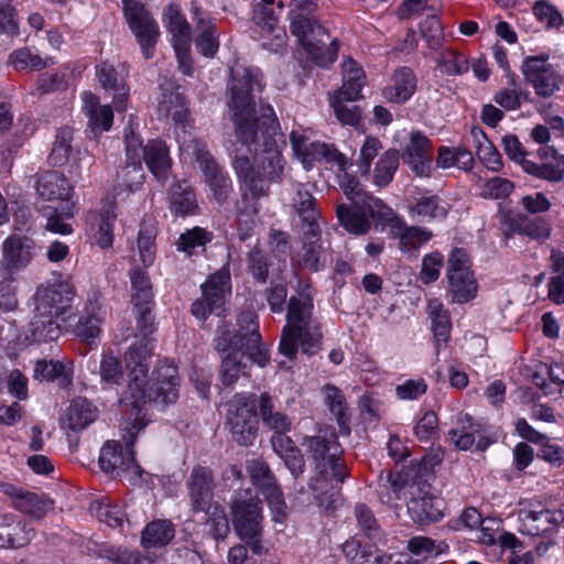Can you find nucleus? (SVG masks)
<instances>
[{"instance_id":"nucleus-1","label":"nucleus","mask_w":564,"mask_h":564,"mask_svg":"<svg viewBox=\"0 0 564 564\" xmlns=\"http://www.w3.org/2000/svg\"><path fill=\"white\" fill-rule=\"evenodd\" d=\"M229 109L236 138L253 153V163L247 155H236L232 167L240 183L253 196L268 191V183L278 181L284 169L279 123L270 104L256 108L254 93L262 90V75L258 68L231 69Z\"/></svg>"},{"instance_id":"nucleus-2","label":"nucleus","mask_w":564,"mask_h":564,"mask_svg":"<svg viewBox=\"0 0 564 564\" xmlns=\"http://www.w3.org/2000/svg\"><path fill=\"white\" fill-rule=\"evenodd\" d=\"M152 345L148 337L133 343L124 354L128 369V384L122 392L119 403L124 412L133 416L134 422L145 423L142 411L150 402L163 410L178 399L180 378L177 368L173 364L164 362L152 373V384L145 389Z\"/></svg>"},{"instance_id":"nucleus-3","label":"nucleus","mask_w":564,"mask_h":564,"mask_svg":"<svg viewBox=\"0 0 564 564\" xmlns=\"http://www.w3.org/2000/svg\"><path fill=\"white\" fill-rule=\"evenodd\" d=\"M307 447L314 462L313 476L308 487L315 501L330 509L336 501L341 485L348 477V470L341 458V447L334 432L307 436L302 443Z\"/></svg>"},{"instance_id":"nucleus-4","label":"nucleus","mask_w":564,"mask_h":564,"mask_svg":"<svg viewBox=\"0 0 564 564\" xmlns=\"http://www.w3.org/2000/svg\"><path fill=\"white\" fill-rule=\"evenodd\" d=\"M76 289L68 280H54L37 286L34 300V315L29 332L34 341H48L58 338L61 325L73 310Z\"/></svg>"},{"instance_id":"nucleus-5","label":"nucleus","mask_w":564,"mask_h":564,"mask_svg":"<svg viewBox=\"0 0 564 564\" xmlns=\"http://www.w3.org/2000/svg\"><path fill=\"white\" fill-rule=\"evenodd\" d=\"M291 32L306 56L319 66H328L338 54V42L330 40L326 29L319 23L315 12L316 0H292Z\"/></svg>"},{"instance_id":"nucleus-6","label":"nucleus","mask_w":564,"mask_h":564,"mask_svg":"<svg viewBox=\"0 0 564 564\" xmlns=\"http://www.w3.org/2000/svg\"><path fill=\"white\" fill-rule=\"evenodd\" d=\"M313 295L308 284L301 286L296 296L288 304L286 324L282 329L279 351L289 359L297 355L299 346L305 354H312L318 346L322 334L313 321Z\"/></svg>"},{"instance_id":"nucleus-7","label":"nucleus","mask_w":564,"mask_h":564,"mask_svg":"<svg viewBox=\"0 0 564 564\" xmlns=\"http://www.w3.org/2000/svg\"><path fill=\"white\" fill-rule=\"evenodd\" d=\"M144 427L145 423L134 421H127L121 426L124 449L119 442L113 440L104 444L99 455V465L104 473L112 477H121L134 486L148 482L149 475L137 463L132 448L137 435Z\"/></svg>"},{"instance_id":"nucleus-8","label":"nucleus","mask_w":564,"mask_h":564,"mask_svg":"<svg viewBox=\"0 0 564 564\" xmlns=\"http://www.w3.org/2000/svg\"><path fill=\"white\" fill-rule=\"evenodd\" d=\"M230 512L237 535L254 554H264L267 550L261 540L263 531L261 500L250 489L239 490L232 497Z\"/></svg>"},{"instance_id":"nucleus-9","label":"nucleus","mask_w":564,"mask_h":564,"mask_svg":"<svg viewBox=\"0 0 564 564\" xmlns=\"http://www.w3.org/2000/svg\"><path fill=\"white\" fill-rule=\"evenodd\" d=\"M128 130L124 133L128 166H132L134 171H141L144 161L158 181H166L171 169V158L166 144L155 139L143 145L140 135L133 128L132 117H130Z\"/></svg>"},{"instance_id":"nucleus-10","label":"nucleus","mask_w":564,"mask_h":564,"mask_svg":"<svg viewBox=\"0 0 564 564\" xmlns=\"http://www.w3.org/2000/svg\"><path fill=\"white\" fill-rule=\"evenodd\" d=\"M181 158L185 162H197L214 198L220 204L227 200L232 191L231 180L216 163L203 141L183 135Z\"/></svg>"},{"instance_id":"nucleus-11","label":"nucleus","mask_w":564,"mask_h":564,"mask_svg":"<svg viewBox=\"0 0 564 564\" xmlns=\"http://www.w3.org/2000/svg\"><path fill=\"white\" fill-rule=\"evenodd\" d=\"M239 332L227 343V338L219 337L216 341V349L226 352L227 348H234L239 354H247L249 359L260 367H264L270 357L269 350L261 343V335L257 316L253 312H243L238 317Z\"/></svg>"},{"instance_id":"nucleus-12","label":"nucleus","mask_w":564,"mask_h":564,"mask_svg":"<svg viewBox=\"0 0 564 564\" xmlns=\"http://www.w3.org/2000/svg\"><path fill=\"white\" fill-rule=\"evenodd\" d=\"M446 276L453 302L463 304L476 297L478 283L465 249L456 248L451 252L447 260Z\"/></svg>"},{"instance_id":"nucleus-13","label":"nucleus","mask_w":564,"mask_h":564,"mask_svg":"<svg viewBox=\"0 0 564 564\" xmlns=\"http://www.w3.org/2000/svg\"><path fill=\"white\" fill-rule=\"evenodd\" d=\"M127 23L145 58H151L160 36V26L144 6L135 0H121Z\"/></svg>"},{"instance_id":"nucleus-14","label":"nucleus","mask_w":564,"mask_h":564,"mask_svg":"<svg viewBox=\"0 0 564 564\" xmlns=\"http://www.w3.org/2000/svg\"><path fill=\"white\" fill-rule=\"evenodd\" d=\"M227 423L230 426L232 438L239 445H251L258 431L254 402L245 394L234 395L227 404Z\"/></svg>"},{"instance_id":"nucleus-15","label":"nucleus","mask_w":564,"mask_h":564,"mask_svg":"<svg viewBox=\"0 0 564 564\" xmlns=\"http://www.w3.org/2000/svg\"><path fill=\"white\" fill-rule=\"evenodd\" d=\"M203 296L192 304V314L205 321L209 314L220 316L224 305L231 293L230 274L226 268L220 269L202 285Z\"/></svg>"},{"instance_id":"nucleus-16","label":"nucleus","mask_w":564,"mask_h":564,"mask_svg":"<svg viewBox=\"0 0 564 564\" xmlns=\"http://www.w3.org/2000/svg\"><path fill=\"white\" fill-rule=\"evenodd\" d=\"M162 21L171 35L172 45L178 61L180 69L184 75H192V28L189 23L181 12V9L175 4H170L165 9Z\"/></svg>"},{"instance_id":"nucleus-17","label":"nucleus","mask_w":564,"mask_h":564,"mask_svg":"<svg viewBox=\"0 0 564 564\" xmlns=\"http://www.w3.org/2000/svg\"><path fill=\"white\" fill-rule=\"evenodd\" d=\"M37 251L33 238L21 235H9L1 245L0 271L4 275H12L25 269Z\"/></svg>"},{"instance_id":"nucleus-18","label":"nucleus","mask_w":564,"mask_h":564,"mask_svg":"<svg viewBox=\"0 0 564 564\" xmlns=\"http://www.w3.org/2000/svg\"><path fill=\"white\" fill-rule=\"evenodd\" d=\"M290 140L295 155L304 164L311 165L315 161H324L339 171L348 166V159L333 144L318 141L308 142L307 138L297 131L291 132Z\"/></svg>"},{"instance_id":"nucleus-19","label":"nucleus","mask_w":564,"mask_h":564,"mask_svg":"<svg viewBox=\"0 0 564 564\" xmlns=\"http://www.w3.org/2000/svg\"><path fill=\"white\" fill-rule=\"evenodd\" d=\"M378 223L388 225L393 238L399 240V250L409 258H416L422 246L431 240V230L419 226H409L405 220L391 208V215L378 218Z\"/></svg>"},{"instance_id":"nucleus-20","label":"nucleus","mask_w":564,"mask_h":564,"mask_svg":"<svg viewBox=\"0 0 564 564\" xmlns=\"http://www.w3.org/2000/svg\"><path fill=\"white\" fill-rule=\"evenodd\" d=\"M549 55L527 56L521 65L525 80L534 88L538 96L547 98L560 89L558 76L547 62Z\"/></svg>"},{"instance_id":"nucleus-21","label":"nucleus","mask_w":564,"mask_h":564,"mask_svg":"<svg viewBox=\"0 0 564 564\" xmlns=\"http://www.w3.org/2000/svg\"><path fill=\"white\" fill-rule=\"evenodd\" d=\"M107 317L108 311L101 297L94 294L84 304L78 319L73 327V333L83 343L95 345L102 333Z\"/></svg>"},{"instance_id":"nucleus-22","label":"nucleus","mask_w":564,"mask_h":564,"mask_svg":"<svg viewBox=\"0 0 564 564\" xmlns=\"http://www.w3.org/2000/svg\"><path fill=\"white\" fill-rule=\"evenodd\" d=\"M130 281L131 299L138 314V327L144 334L143 337H147V334L152 332V284L148 273L140 268H133L130 271Z\"/></svg>"},{"instance_id":"nucleus-23","label":"nucleus","mask_w":564,"mask_h":564,"mask_svg":"<svg viewBox=\"0 0 564 564\" xmlns=\"http://www.w3.org/2000/svg\"><path fill=\"white\" fill-rule=\"evenodd\" d=\"M432 151L433 143L430 138L421 131H412L401 158L415 176L430 177L433 170Z\"/></svg>"},{"instance_id":"nucleus-24","label":"nucleus","mask_w":564,"mask_h":564,"mask_svg":"<svg viewBox=\"0 0 564 564\" xmlns=\"http://www.w3.org/2000/svg\"><path fill=\"white\" fill-rule=\"evenodd\" d=\"M345 171L346 169L341 171L344 173L339 175L338 184L354 207L367 208L375 221H377L378 218H386L391 215V207L386 205L381 199L367 193L358 178Z\"/></svg>"},{"instance_id":"nucleus-25","label":"nucleus","mask_w":564,"mask_h":564,"mask_svg":"<svg viewBox=\"0 0 564 564\" xmlns=\"http://www.w3.org/2000/svg\"><path fill=\"white\" fill-rule=\"evenodd\" d=\"M0 492L6 495L14 509L36 520H41L53 509L54 501L45 495L24 490L8 482H0Z\"/></svg>"},{"instance_id":"nucleus-26","label":"nucleus","mask_w":564,"mask_h":564,"mask_svg":"<svg viewBox=\"0 0 564 564\" xmlns=\"http://www.w3.org/2000/svg\"><path fill=\"white\" fill-rule=\"evenodd\" d=\"M72 186L67 178L56 171L43 173L39 181L36 191L39 195L52 206H62V214L74 216V203L70 200Z\"/></svg>"},{"instance_id":"nucleus-27","label":"nucleus","mask_w":564,"mask_h":564,"mask_svg":"<svg viewBox=\"0 0 564 564\" xmlns=\"http://www.w3.org/2000/svg\"><path fill=\"white\" fill-rule=\"evenodd\" d=\"M162 97L158 105V112L160 118H172L175 124L176 139L181 148V139L183 135L194 138L191 132V122L188 119V108L185 98L177 90H169L167 87L162 86Z\"/></svg>"},{"instance_id":"nucleus-28","label":"nucleus","mask_w":564,"mask_h":564,"mask_svg":"<svg viewBox=\"0 0 564 564\" xmlns=\"http://www.w3.org/2000/svg\"><path fill=\"white\" fill-rule=\"evenodd\" d=\"M521 531L529 535L551 536L558 531L564 523V511L562 509H522L519 512Z\"/></svg>"},{"instance_id":"nucleus-29","label":"nucleus","mask_w":564,"mask_h":564,"mask_svg":"<svg viewBox=\"0 0 564 564\" xmlns=\"http://www.w3.org/2000/svg\"><path fill=\"white\" fill-rule=\"evenodd\" d=\"M449 442L459 451L469 449L474 443L479 451H486L495 441L482 434L481 425L473 422L469 414H459L455 426L448 431Z\"/></svg>"},{"instance_id":"nucleus-30","label":"nucleus","mask_w":564,"mask_h":564,"mask_svg":"<svg viewBox=\"0 0 564 564\" xmlns=\"http://www.w3.org/2000/svg\"><path fill=\"white\" fill-rule=\"evenodd\" d=\"M503 234L511 237L520 234L533 240L544 241L551 235L550 223L542 217H529L522 213H509L501 219Z\"/></svg>"},{"instance_id":"nucleus-31","label":"nucleus","mask_w":564,"mask_h":564,"mask_svg":"<svg viewBox=\"0 0 564 564\" xmlns=\"http://www.w3.org/2000/svg\"><path fill=\"white\" fill-rule=\"evenodd\" d=\"M444 500L424 487H417L411 492L408 512L414 522L426 524L437 522L443 518Z\"/></svg>"},{"instance_id":"nucleus-32","label":"nucleus","mask_w":564,"mask_h":564,"mask_svg":"<svg viewBox=\"0 0 564 564\" xmlns=\"http://www.w3.org/2000/svg\"><path fill=\"white\" fill-rule=\"evenodd\" d=\"M191 12L197 31L195 39L197 51L205 57H214L219 48V35L214 20L195 2L192 3Z\"/></svg>"},{"instance_id":"nucleus-33","label":"nucleus","mask_w":564,"mask_h":564,"mask_svg":"<svg viewBox=\"0 0 564 564\" xmlns=\"http://www.w3.org/2000/svg\"><path fill=\"white\" fill-rule=\"evenodd\" d=\"M379 543L352 536L343 543L341 551L350 564H390L392 555L380 551Z\"/></svg>"},{"instance_id":"nucleus-34","label":"nucleus","mask_w":564,"mask_h":564,"mask_svg":"<svg viewBox=\"0 0 564 564\" xmlns=\"http://www.w3.org/2000/svg\"><path fill=\"white\" fill-rule=\"evenodd\" d=\"M188 496L195 511H206L213 499L214 481L208 468L197 466L193 468L187 480Z\"/></svg>"},{"instance_id":"nucleus-35","label":"nucleus","mask_w":564,"mask_h":564,"mask_svg":"<svg viewBox=\"0 0 564 564\" xmlns=\"http://www.w3.org/2000/svg\"><path fill=\"white\" fill-rule=\"evenodd\" d=\"M98 408L86 398H75L70 401L61 417V426L72 432H80L98 417Z\"/></svg>"},{"instance_id":"nucleus-36","label":"nucleus","mask_w":564,"mask_h":564,"mask_svg":"<svg viewBox=\"0 0 564 564\" xmlns=\"http://www.w3.org/2000/svg\"><path fill=\"white\" fill-rule=\"evenodd\" d=\"M34 535V529L17 516L0 514V547L24 546Z\"/></svg>"},{"instance_id":"nucleus-37","label":"nucleus","mask_w":564,"mask_h":564,"mask_svg":"<svg viewBox=\"0 0 564 564\" xmlns=\"http://www.w3.org/2000/svg\"><path fill=\"white\" fill-rule=\"evenodd\" d=\"M417 78L409 67L394 70L390 83L382 89V96L393 104H405L416 91Z\"/></svg>"},{"instance_id":"nucleus-38","label":"nucleus","mask_w":564,"mask_h":564,"mask_svg":"<svg viewBox=\"0 0 564 564\" xmlns=\"http://www.w3.org/2000/svg\"><path fill=\"white\" fill-rule=\"evenodd\" d=\"M96 76L102 88L113 94V102L117 111L126 110L124 101L129 95V87L123 76L107 61H102L96 65Z\"/></svg>"},{"instance_id":"nucleus-39","label":"nucleus","mask_w":564,"mask_h":564,"mask_svg":"<svg viewBox=\"0 0 564 564\" xmlns=\"http://www.w3.org/2000/svg\"><path fill=\"white\" fill-rule=\"evenodd\" d=\"M83 98V110L88 118V126L94 133L109 131L113 121V111L109 105H100L99 98L85 91Z\"/></svg>"},{"instance_id":"nucleus-40","label":"nucleus","mask_w":564,"mask_h":564,"mask_svg":"<svg viewBox=\"0 0 564 564\" xmlns=\"http://www.w3.org/2000/svg\"><path fill=\"white\" fill-rule=\"evenodd\" d=\"M337 218L340 225L350 234L366 235L371 228V220H375L367 208L349 207L345 204L337 206Z\"/></svg>"},{"instance_id":"nucleus-41","label":"nucleus","mask_w":564,"mask_h":564,"mask_svg":"<svg viewBox=\"0 0 564 564\" xmlns=\"http://www.w3.org/2000/svg\"><path fill=\"white\" fill-rule=\"evenodd\" d=\"M321 229L318 225L311 224L307 226L303 237V264L311 271H319L325 267L323 249L319 243Z\"/></svg>"},{"instance_id":"nucleus-42","label":"nucleus","mask_w":564,"mask_h":564,"mask_svg":"<svg viewBox=\"0 0 564 564\" xmlns=\"http://www.w3.org/2000/svg\"><path fill=\"white\" fill-rule=\"evenodd\" d=\"M252 20L268 34H273L279 41L278 45L284 43L285 32L279 26L278 14L274 9V0H261L253 8Z\"/></svg>"},{"instance_id":"nucleus-43","label":"nucleus","mask_w":564,"mask_h":564,"mask_svg":"<svg viewBox=\"0 0 564 564\" xmlns=\"http://www.w3.org/2000/svg\"><path fill=\"white\" fill-rule=\"evenodd\" d=\"M344 83L339 90L343 100L352 101L361 97V89L365 86V72L350 57L343 63Z\"/></svg>"},{"instance_id":"nucleus-44","label":"nucleus","mask_w":564,"mask_h":564,"mask_svg":"<svg viewBox=\"0 0 564 564\" xmlns=\"http://www.w3.org/2000/svg\"><path fill=\"white\" fill-rule=\"evenodd\" d=\"M116 214L108 210L106 215L91 213L88 216V232L100 248H110L113 242V223Z\"/></svg>"},{"instance_id":"nucleus-45","label":"nucleus","mask_w":564,"mask_h":564,"mask_svg":"<svg viewBox=\"0 0 564 564\" xmlns=\"http://www.w3.org/2000/svg\"><path fill=\"white\" fill-rule=\"evenodd\" d=\"M448 204L437 195H423L409 207V214L412 217L431 221L444 219L448 214Z\"/></svg>"},{"instance_id":"nucleus-46","label":"nucleus","mask_w":564,"mask_h":564,"mask_svg":"<svg viewBox=\"0 0 564 564\" xmlns=\"http://www.w3.org/2000/svg\"><path fill=\"white\" fill-rule=\"evenodd\" d=\"M435 164L436 167L441 170L458 167L464 171H469L474 165V156L465 147L441 145L437 150Z\"/></svg>"},{"instance_id":"nucleus-47","label":"nucleus","mask_w":564,"mask_h":564,"mask_svg":"<svg viewBox=\"0 0 564 564\" xmlns=\"http://www.w3.org/2000/svg\"><path fill=\"white\" fill-rule=\"evenodd\" d=\"M325 403L332 414L336 417L341 434L348 435L349 429V414L346 398L343 391L333 384H326L323 388Z\"/></svg>"},{"instance_id":"nucleus-48","label":"nucleus","mask_w":564,"mask_h":564,"mask_svg":"<svg viewBox=\"0 0 564 564\" xmlns=\"http://www.w3.org/2000/svg\"><path fill=\"white\" fill-rule=\"evenodd\" d=\"M260 415L263 424L274 434L288 433L291 431L292 421L282 412L274 411L272 397L262 393L259 401Z\"/></svg>"},{"instance_id":"nucleus-49","label":"nucleus","mask_w":564,"mask_h":564,"mask_svg":"<svg viewBox=\"0 0 564 564\" xmlns=\"http://www.w3.org/2000/svg\"><path fill=\"white\" fill-rule=\"evenodd\" d=\"M174 527L167 520H154L142 531L141 543L145 549L162 547L174 538Z\"/></svg>"},{"instance_id":"nucleus-50","label":"nucleus","mask_w":564,"mask_h":564,"mask_svg":"<svg viewBox=\"0 0 564 564\" xmlns=\"http://www.w3.org/2000/svg\"><path fill=\"white\" fill-rule=\"evenodd\" d=\"M228 354L223 357L220 367V379L223 384L231 387L239 378L249 377L248 366L242 362L243 354H239L234 348H227Z\"/></svg>"},{"instance_id":"nucleus-51","label":"nucleus","mask_w":564,"mask_h":564,"mask_svg":"<svg viewBox=\"0 0 564 564\" xmlns=\"http://www.w3.org/2000/svg\"><path fill=\"white\" fill-rule=\"evenodd\" d=\"M9 62L17 70H41L54 64L52 57H42L29 47L13 51L9 56Z\"/></svg>"},{"instance_id":"nucleus-52","label":"nucleus","mask_w":564,"mask_h":564,"mask_svg":"<svg viewBox=\"0 0 564 564\" xmlns=\"http://www.w3.org/2000/svg\"><path fill=\"white\" fill-rule=\"evenodd\" d=\"M355 514L360 530L364 532L362 535H357L358 538H362L368 542H384V533L373 517L372 511L366 505L358 503L355 507Z\"/></svg>"},{"instance_id":"nucleus-53","label":"nucleus","mask_w":564,"mask_h":564,"mask_svg":"<svg viewBox=\"0 0 564 564\" xmlns=\"http://www.w3.org/2000/svg\"><path fill=\"white\" fill-rule=\"evenodd\" d=\"M474 139L477 142L476 154L479 161L490 171L499 172L502 169V158L494 144L487 139L481 130H473Z\"/></svg>"},{"instance_id":"nucleus-54","label":"nucleus","mask_w":564,"mask_h":564,"mask_svg":"<svg viewBox=\"0 0 564 564\" xmlns=\"http://www.w3.org/2000/svg\"><path fill=\"white\" fill-rule=\"evenodd\" d=\"M156 231L152 223L143 221L141 224L138 235V252L139 260L148 268L154 263L156 246H155Z\"/></svg>"},{"instance_id":"nucleus-55","label":"nucleus","mask_w":564,"mask_h":564,"mask_svg":"<svg viewBox=\"0 0 564 564\" xmlns=\"http://www.w3.org/2000/svg\"><path fill=\"white\" fill-rule=\"evenodd\" d=\"M246 468L252 484L259 488L261 492L279 485L274 474L262 458L248 460Z\"/></svg>"},{"instance_id":"nucleus-56","label":"nucleus","mask_w":564,"mask_h":564,"mask_svg":"<svg viewBox=\"0 0 564 564\" xmlns=\"http://www.w3.org/2000/svg\"><path fill=\"white\" fill-rule=\"evenodd\" d=\"M196 209L197 204L192 187L175 185L171 197V212L176 216L184 217L194 214Z\"/></svg>"},{"instance_id":"nucleus-57","label":"nucleus","mask_w":564,"mask_h":564,"mask_svg":"<svg viewBox=\"0 0 564 564\" xmlns=\"http://www.w3.org/2000/svg\"><path fill=\"white\" fill-rule=\"evenodd\" d=\"M440 70L447 76L466 73L469 68L467 58L454 48H446L436 58Z\"/></svg>"},{"instance_id":"nucleus-58","label":"nucleus","mask_w":564,"mask_h":564,"mask_svg":"<svg viewBox=\"0 0 564 564\" xmlns=\"http://www.w3.org/2000/svg\"><path fill=\"white\" fill-rule=\"evenodd\" d=\"M523 171L538 178L549 182H561L564 178V158H560L558 162L538 164L533 161L523 163Z\"/></svg>"},{"instance_id":"nucleus-59","label":"nucleus","mask_w":564,"mask_h":564,"mask_svg":"<svg viewBox=\"0 0 564 564\" xmlns=\"http://www.w3.org/2000/svg\"><path fill=\"white\" fill-rule=\"evenodd\" d=\"M399 166V154L397 151H386L377 162L373 173V182L376 185L387 186L393 178Z\"/></svg>"},{"instance_id":"nucleus-60","label":"nucleus","mask_w":564,"mask_h":564,"mask_svg":"<svg viewBox=\"0 0 564 564\" xmlns=\"http://www.w3.org/2000/svg\"><path fill=\"white\" fill-rule=\"evenodd\" d=\"M90 510L100 522L106 523L108 527L113 529H121L123 527L126 514L119 506L96 501L91 505Z\"/></svg>"},{"instance_id":"nucleus-61","label":"nucleus","mask_w":564,"mask_h":564,"mask_svg":"<svg viewBox=\"0 0 564 564\" xmlns=\"http://www.w3.org/2000/svg\"><path fill=\"white\" fill-rule=\"evenodd\" d=\"M213 239V234L200 227H194L181 235L177 250L192 254L198 248H204Z\"/></svg>"},{"instance_id":"nucleus-62","label":"nucleus","mask_w":564,"mask_h":564,"mask_svg":"<svg viewBox=\"0 0 564 564\" xmlns=\"http://www.w3.org/2000/svg\"><path fill=\"white\" fill-rule=\"evenodd\" d=\"M34 376L46 381L62 379V383L65 386L72 381L70 373L66 370L65 366L55 360H37L34 367Z\"/></svg>"},{"instance_id":"nucleus-63","label":"nucleus","mask_w":564,"mask_h":564,"mask_svg":"<svg viewBox=\"0 0 564 564\" xmlns=\"http://www.w3.org/2000/svg\"><path fill=\"white\" fill-rule=\"evenodd\" d=\"M100 381L108 386L119 384L123 378V370L118 357L111 352H105L99 366Z\"/></svg>"},{"instance_id":"nucleus-64","label":"nucleus","mask_w":564,"mask_h":564,"mask_svg":"<svg viewBox=\"0 0 564 564\" xmlns=\"http://www.w3.org/2000/svg\"><path fill=\"white\" fill-rule=\"evenodd\" d=\"M108 558L113 564H159L158 557L149 552L130 551L128 549H112Z\"/></svg>"}]
</instances>
